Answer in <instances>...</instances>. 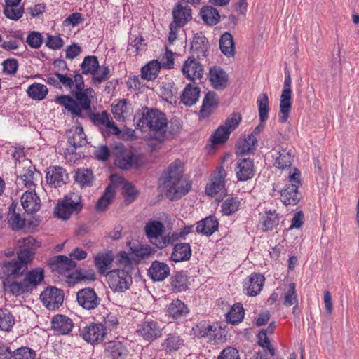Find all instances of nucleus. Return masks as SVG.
<instances>
[{"mask_svg":"<svg viewBox=\"0 0 359 359\" xmlns=\"http://www.w3.org/2000/svg\"><path fill=\"white\" fill-rule=\"evenodd\" d=\"M219 222L214 216H209L201 219L196 224L197 233L210 236L217 231Z\"/></svg>","mask_w":359,"mask_h":359,"instance_id":"28","label":"nucleus"},{"mask_svg":"<svg viewBox=\"0 0 359 359\" xmlns=\"http://www.w3.org/2000/svg\"><path fill=\"white\" fill-rule=\"evenodd\" d=\"M12 36L14 39L3 41V43L0 44V47L8 51L18 49L20 46V42L23 41L22 34L20 32H14Z\"/></svg>","mask_w":359,"mask_h":359,"instance_id":"62","label":"nucleus"},{"mask_svg":"<svg viewBox=\"0 0 359 359\" xmlns=\"http://www.w3.org/2000/svg\"><path fill=\"white\" fill-rule=\"evenodd\" d=\"M130 253L135 264L140 263L152 253V250L148 245H139L137 247H130Z\"/></svg>","mask_w":359,"mask_h":359,"instance_id":"44","label":"nucleus"},{"mask_svg":"<svg viewBox=\"0 0 359 359\" xmlns=\"http://www.w3.org/2000/svg\"><path fill=\"white\" fill-rule=\"evenodd\" d=\"M75 180L81 187L89 186L93 180V172L89 169H79L76 172Z\"/></svg>","mask_w":359,"mask_h":359,"instance_id":"57","label":"nucleus"},{"mask_svg":"<svg viewBox=\"0 0 359 359\" xmlns=\"http://www.w3.org/2000/svg\"><path fill=\"white\" fill-rule=\"evenodd\" d=\"M161 68V63L157 60H152L142 68V78L149 81L155 79Z\"/></svg>","mask_w":359,"mask_h":359,"instance_id":"48","label":"nucleus"},{"mask_svg":"<svg viewBox=\"0 0 359 359\" xmlns=\"http://www.w3.org/2000/svg\"><path fill=\"white\" fill-rule=\"evenodd\" d=\"M83 208L81 196L79 193H69L59 201L54 209L55 215L63 220H67L73 214H78Z\"/></svg>","mask_w":359,"mask_h":359,"instance_id":"6","label":"nucleus"},{"mask_svg":"<svg viewBox=\"0 0 359 359\" xmlns=\"http://www.w3.org/2000/svg\"><path fill=\"white\" fill-rule=\"evenodd\" d=\"M99 65L98 59L96 56L89 55L83 59L81 65L82 73L85 75L92 74Z\"/></svg>","mask_w":359,"mask_h":359,"instance_id":"59","label":"nucleus"},{"mask_svg":"<svg viewBox=\"0 0 359 359\" xmlns=\"http://www.w3.org/2000/svg\"><path fill=\"white\" fill-rule=\"evenodd\" d=\"M209 79L215 89L223 90L227 86L228 75L221 67H213L210 69Z\"/></svg>","mask_w":359,"mask_h":359,"instance_id":"26","label":"nucleus"},{"mask_svg":"<svg viewBox=\"0 0 359 359\" xmlns=\"http://www.w3.org/2000/svg\"><path fill=\"white\" fill-rule=\"evenodd\" d=\"M58 277L63 284L69 287L79 283L88 284L96 279L94 271H57Z\"/></svg>","mask_w":359,"mask_h":359,"instance_id":"7","label":"nucleus"},{"mask_svg":"<svg viewBox=\"0 0 359 359\" xmlns=\"http://www.w3.org/2000/svg\"><path fill=\"white\" fill-rule=\"evenodd\" d=\"M189 278L183 271H177L172 278V286L177 292L185 290L188 287Z\"/></svg>","mask_w":359,"mask_h":359,"instance_id":"55","label":"nucleus"},{"mask_svg":"<svg viewBox=\"0 0 359 359\" xmlns=\"http://www.w3.org/2000/svg\"><path fill=\"white\" fill-rule=\"evenodd\" d=\"M226 172L222 166L217 167L209 182L205 187V194L213 196L217 194L225 192V178Z\"/></svg>","mask_w":359,"mask_h":359,"instance_id":"13","label":"nucleus"},{"mask_svg":"<svg viewBox=\"0 0 359 359\" xmlns=\"http://www.w3.org/2000/svg\"><path fill=\"white\" fill-rule=\"evenodd\" d=\"M218 104V98L215 93L208 92L203 102L202 107L200 110L201 116L207 117L211 112V109Z\"/></svg>","mask_w":359,"mask_h":359,"instance_id":"47","label":"nucleus"},{"mask_svg":"<svg viewBox=\"0 0 359 359\" xmlns=\"http://www.w3.org/2000/svg\"><path fill=\"white\" fill-rule=\"evenodd\" d=\"M105 276L109 287L114 292H125L133 283L132 275L129 271H108Z\"/></svg>","mask_w":359,"mask_h":359,"instance_id":"8","label":"nucleus"},{"mask_svg":"<svg viewBox=\"0 0 359 359\" xmlns=\"http://www.w3.org/2000/svg\"><path fill=\"white\" fill-rule=\"evenodd\" d=\"M115 190L112 184H109L105 189L104 194L98 200L96 208L98 210H104L111 203L114 197Z\"/></svg>","mask_w":359,"mask_h":359,"instance_id":"52","label":"nucleus"},{"mask_svg":"<svg viewBox=\"0 0 359 359\" xmlns=\"http://www.w3.org/2000/svg\"><path fill=\"white\" fill-rule=\"evenodd\" d=\"M46 179L50 187H60L66 184L68 174L62 167L50 166L47 168Z\"/></svg>","mask_w":359,"mask_h":359,"instance_id":"18","label":"nucleus"},{"mask_svg":"<svg viewBox=\"0 0 359 359\" xmlns=\"http://www.w3.org/2000/svg\"><path fill=\"white\" fill-rule=\"evenodd\" d=\"M272 156L274 159L275 167L283 170L291 166L294 153L292 149L278 148L274 149Z\"/></svg>","mask_w":359,"mask_h":359,"instance_id":"19","label":"nucleus"},{"mask_svg":"<svg viewBox=\"0 0 359 359\" xmlns=\"http://www.w3.org/2000/svg\"><path fill=\"white\" fill-rule=\"evenodd\" d=\"M139 158L130 151H123L115 159V165L121 169L128 170L139 165Z\"/></svg>","mask_w":359,"mask_h":359,"instance_id":"27","label":"nucleus"},{"mask_svg":"<svg viewBox=\"0 0 359 359\" xmlns=\"http://www.w3.org/2000/svg\"><path fill=\"white\" fill-rule=\"evenodd\" d=\"M292 79L289 72H285L283 88L280 95L279 121L281 123L287 121L292 107Z\"/></svg>","mask_w":359,"mask_h":359,"instance_id":"11","label":"nucleus"},{"mask_svg":"<svg viewBox=\"0 0 359 359\" xmlns=\"http://www.w3.org/2000/svg\"><path fill=\"white\" fill-rule=\"evenodd\" d=\"M257 142L255 134H250L241 140L238 144V152L241 154H246L256 148Z\"/></svg>","mask_w":359,"mask_h":359,"instance_id":"50","label":"nucleus"},{"mask_svg":"<svg viewBox=\"0 0 359 359\" xmlns=\"http://www.w3.org/2000/svg\"><path fill=\"white\" fill-rule=\"evenodd\" d=\"M78 304L86 310H93L100 304L101 299L93 288L85 287L76 292Z\"/></svg>","mask_w":359,"mask_h":359,"instance_id":"14","label":"nucleus"},{"mask_svg":"<svg viewBox=\"0 0 359 359\" xmlns=\"http://www.w3.org/2000/svg\"><path fill=\"white\" fill-rule=\"evenodd\" d=\"M173 22L177 27L184 26L192 18L191 9L187 5L178 3L172 9Z\"/></svg>","mask_w":359,"mask_h":359,"instance_id":"25","label":"nucleus"},{"mask_svg":"<svg viewBox=\"0 0 359 359\" xmlns=\"http://www.w3.org/2000/svg\"><path fill=\"white\" fill-rule=\"evenodd\" d=\"M9 271L3 280V285L16 297L31 293L44 279V271Z\"/></svg>","mask_w":359,"mask_h":359,"instance_id":"2","label":"nucleus"},{"mask_svg":"<svg viewBox=\"0 0 359 359\" xmlns=\"http://www.w3.org/2000/svg\"><path fill=\"white\" fill-rule=\"evenodd\" d=\"M184 76L192 82L201 79L203 75V65L195 58L188 57L184 62L182 68Z\"/></svg>","mask_w":359,"mask_h":359,"instance_id":"16","label":"nucleus"},{"mask_svg":"<svg viewBox=\"0 0 359 359\" xmlns=\"http://www.w3.org/2000/svg\"><path fill=\"white\" fill-rule=\"evenodd\" d=\"M240 201L238 198H227L221 206V211L224 215L229 216L235 213L239 208Z\"/></svg>","mask_w":359,"mask_h":359,"instance_id":"56","label":"nucleus"},{"mask_svg":"<svg viewBox=\"0 0 359 359\" xmlns=\"http://www.w3.org/2000/svg\"><path fill=\"white\" fill-rule=\"evenodd\" d=\"M189 309L187 306L180 299H175L169 304L167 308L168 316L173 319H180L187 316Z\"/></svg>","mask_w":359,"mask_h":359,"instance_id":"30","label":"nucleus"},{"mask_svg":"<svg viewBox=\"0 0 359 359\" xmlns=\"http://www.w3.org/2000/svg\"><path fill=\"white\" fill-rule=\"evenodd\" d=\"M115 179L116 180L117 182L123 185V194L126 198V201L128 203L134 201L139 194L138 191L135 188V187L130 182L126 181L122 177H116L115 176L111 177V181L115 182Z\"/></svg>","mask_w":359,"mask_h":359,"instance_id":"35","label":"nucleus"},{"mask_svg":"<svg viewBox=\"0 0 359 359\" xmlns=\"http://www.w3.org/2000/svg\"><path fill=\"white\" fill-rule=\"evenodd\" d=\"M136 126L142 130L154 133V139L161 142L166 133L168 120L165 115L158 109L146 108L141 114L135 115Z\"/></svg>","mask_w":359,"mask_h":359,"instance_id":"4","label":"nucleus"},{"mask_svg":"<svg viewBox=\"0 0 359 359\" xmlns=\"http://www.w3.org/2000/svg\"><path fill=\"white\" fill-rule=\"evenodd\" d=\"M48 90L46 86L39 83H34L31 84L27 89V95L34 100H42L48 95Z\"/></svg>","mask_w":359,"mask_h":359,"instance_id":"41","label":"nucleus"},{"mask_svg":"<svg viewBox=\"0 0 359 359\" xmlns=\"http://www.w3.org/2000/svg\"><path fill=\"white\" fill-rule=\"evenodd\" d=\"M110 69L108 66L98 65L97 69L95 70L92 74V80L95 84H100L103 81H106L109 76Z\"/></svg>","mask_w":359,"mask_h":359,"instance_id":"61","label":"nucleus"},{"mask_svg":"<svg viewBox=\"0 0 359 359\" xmlns=\"http://www.w3.org/2000/svg\"><path fill=\"white\" fill-rule=\"evenodd\" d=\"M245 315L243 305L241 303H236L233 305L230 311L226 314L227 322L236 325L241 323Z\"/></svg>","mask_w":359,"mask_h":359,"instance_id":"49","label":"nucleus"},{"mask_svg":"<svg viewBox=\"0 0 359 359\" xmlns=\"http://www.w3.org/2000/svg\"><path fill=\"white\" fill-rule=\"evenodd\" d=\"M21 205L27 214H34L41 208V200L34 189L25 191L20 198Z\"/></svg>","mask_w":359,"mask_h":359,"instance_id":"22","label":"nucleus"},{"mask_svg":"<svg viewBox=\"0 0 359 359\" xmlns=\"http://www.w3.org/2000/svg\"><path fill=\"white\" fill-rule=\"evenodd\" d=\"M64 291L55 286H48L40 294L43 305L48 310L59 309L64 302Z\"/></svg>","mask_w":359,"mask_h":359,"instance_id":"12","label":"nucleus"},{"mask_svg":"<svg viewBox=\"0 0 359 359\" xmlns=\"http://www.w3.org/2000/svg\"><path fill=\"white\" fill-rule=\"evenodd\" d=\"M114 259V257L112 251L100 252L95 257V266L97 269H106L111 266Z\"/></svg>","mask_w":359,"mask_h":359,"instance_id":"45","label":"nucleus"},{"mask_svg":"<svg viewBox=\"0 0 359 359\" xmlns=\"http://www.w3.org/2000/svg\"><path fill=\"white\" fill-rule=\"evenodd\" d=\"M81 337L88 343L95 345L102 343L106 338V327L100 323H90L79 329Z\"/></svg>","mask_w":359,"mask_h":359,"instance_id":"9","label":"nucleus"},{"mask_svg":"<svg viewBox=\"0 0 359 359\" xmlns=\"http://www.w3.org/2000/svg\"><path fill=\"white\" fill-rule=\"evenodd\" d=\"M219 48L226 57H232L235 53V47L232 35L229 32L223 34L219 40Z\"/></svg>","mask_w":359,"mask_h":359,"instance_id":"39","label":"nucleus"},{"mask_svg":"<svg viewBox=\"0 0 359 359\" xmlns=\"http://www.w3.org/2000/svg\"><path fill=\"white\" fill-rule=\"evenodd\" d=\"M15 324V319L8 309H0V330L9 331Z\"/></svg>","mask_w":359,"mask_h":359,"instance_id":"54","label":"nucleus"},{"mask_svg":"<svg viewBox=\"0 0 359 359\" xmlns=\"http://www.w3.org/2000/svg\"><path fill=\"white\" fill-rule=\"evenodd\" d=\"M208 41L201 34H196L191 42V50L197 57H205L208 51Z\"/></svg>","mask_w":359,"mask_h":359,"instance_id":"34","label":"nucleus"},{"mask_svg":"<svg viewBox=\"0 0 359 359\" xmlns=\"http://www.w3.org/2000/svg\"><path fill=\"white\" fill-rule=\"evenodd\" d=\"M36 352L27 346H22L12 352L13 359H36Z\"/></svg>","mask_w":359,"mask_h":359,"instance_id":"63","label":"nucleus"},{"mask_svg":"<svg viewBox=\"0 0 359 359\" xmlns=\"http://www.w3.org/2000/svg\"><path fill=\"white\" fill-rule=\"evenodd\" d=\"M201 18L205 25L213 26L220 20V15L217 8L211 6H204L199 13Z\"/></svg>","mask_w":359,"mask_h":359,"instance_id":"33","label":"nucleus"},{"mask_svg":"<svg viewBox=\"0 0 359 359\" xmlns=\"http://www.w3.org/2000/svg\"><path fill=\"white\" fill-rule=\"evenodd\" d=\"M20 250L18 252V259L4 262L5 269H21L30 261L36 248L40 246V242L34 237L29 236L18 241Z\"/></svg>","mask_w":359,"mask_h":359,"instance_id":"5","label":"nucleus"},{"mask_svg":"<svg viewBox=\"0 0 359 359\" xmlns=\"http://www.w3.org/2000/svg\"><path fill=\"white\" fill-rule=\"evenodd\" d=\"M184 170L180 161L172 163L161 179V187L171 201H177L186 195L191 184L183 177Z\"/></svg>","mask_w":359,"mask_h":359,"instance_id":"3","label":"nucleus"},{"mask_svg":"<svg viewBox=\"0 0 359 359\" xmlns=\"http://www.w3.org/2000/svg\"><path fill=\"white\" fill-rule=\"evenodd\" d=\"M163 228V224L159 221L152 220L146 224V235L153 244L155 245V243H158L161 238H163L162 236Z\"/></svg>","mask_w":359,"mask_h":359,"instance_id":"31","label":"nucleus"},{"mask_svg":"<svg viewBox=\"0 0 359 359\" xmlns=\"http://www.w3.org/2000/svg\"><path fill=\"white\" fill-rule=\"evenodd\" d=\"M191 255V249L189 243H180L175 244L171 259L175 262L187 261Z\"/></svg>","mask_w":359,"mask_h":359,"instance_id":"32","label":"nucleus"},{"mask_svg":"<svg viewBox=\"0 0 359 359\" xmlns=\"http://www.w3.org/2000/svg\"><path fill=\"white\" fill-rule=\"evenodd\" d=\"M238 180L247 181L255 175L254 162L250 158H245L237 161L235 168Z\"/></svg>","mask_w":359,"mask_h":359,"instance_id":"21","label":"nucleus"},{"mask_svg":"<svg viewBox=\"0 0 359 359\" xmlns=\"http://www.w3.org/2000/svg\"><path fill=\"white\" fill-rule=\"evenodd\" d=\"M241 121L239 114L233 113L229 116L224 123L220 126L212 135V142L214 144L225 142L229 135L233 131Z\"/></svg>","mask_w":359,"mask_h":359,"instance_id":"10","label":"nucleus"},{"mask_svg":"<svg viewBox=\"0 0 359 359\" xmlns=\"http://www.w3.org/2000/svg\"><path fill=\"white\" fill-rule=\"evenodd\" d=\"M194 334L200 338H205L208 341L217 343L220 339L222 335L219 330L213 325L207 324L201 321L193 328Z\"/></svg>","mask_w":359,"mask_h":359,"instance_id":"17","label":"nucleus"},{"mask_svg":"<svg viewBox=\"0 0 359 359\" xmlns=\"http://www.w3.org/2000/svg\"><path fill=\"white\" fill-rule=\"evenodd\" d=\"M62 85L69 90L73 97L69 95H58L55 102L63 107L64 114L69 115L72 118H86L89 116L96 126L105 127L114 135H119L120 129L115 125L107 111L94 113L91 104L95 99L96 94L92 88H84V80L81 74H75L74 79L67 75L58 74Z\"/></svg>","mask_w":359,"mask_h":359,"instance_id":"1","label":"nucleus"},{"mask_svg":"<svg viewBox=\"0 0 359 359\" xmlns=\"http://www.w3.org/2000/svg\"><path fill=\"white\" fill-rule=\"evenodd\" d=\"M107 352L112 359H123L128 351L121 342L113 341L109 343Z\"/></svg>","mask_w":359,"mask_h":359,"instance_id":"51","label":"nucleus"},{"mask_svg":"<svg viewBox=\"0 0 359 359\" xmlns=\"http://www.w3.org/2000/svg\"><path fill=\"white\" fill-rule=\"evenodd\" d=\"M4 13L6 17L12 20H19L24 13V8L20 5H5Z\"/></svg>","mask_w":359,"mask_h":359,"instance_id":"58","label":"nucleus"},{"mask_svg":"<svg viewBox=\"0 0 359 359\" xmlns=\"http://www.w3.org/2000/svg\"><path fill=\"white\" fill-rule=\"evenodd\" d=\"M297 185L287 184L280 193V200L285 205H294L299 201Z\"/></svg>","mask_w":359,"mask_h":359,"instance_id":"29","label":"nucleus"},{"mask_svg":"<svg viewBox=\"0 0 359 359\" xmlns=\"http://www.w3.org/2000/svg\"><path fill=\"white\" fill-rule=\"evenodd\" d=\"M264 280V276L261 273H252L243 285L246 294L250 297L257 296L261 292Z\"/></svg>","mask_w":359,"mask_h":359,"instance_id":"23","label":"nucleus"},{"mask_svg":"<svg viewBox=\"0 0 359 359\" xmlns=\"http://www.w3.org/2000/svg\"><path fill=\"white\" fill-rule=\"evenodd\" d=\"M111 111L114 117L118 121H124L128 113L126 100H116L111 105Z\"/></svg>","mask_w":359,"mask_h":359,"instance_id":"42","label":"nucleus"},{"mask_svg":"<svg viewBox=\"0 0 359 359\" xmlns=\"http://www.w3.org/2000/svg\"><path fill=\"white\" fill-rule=\"evenodd\" d=\"M50 264L55 266L56 269H73L76 266V263L72 258L65 255H57L52 257Z\"/></svg>","mask_w":359,"mask_h":359,"instance_id":"40","label":"nucleus"},{"mask_svg":"<svg viewBox=\"0 0 359 359\" xmlns=\"http://www.w3.org/2000/svg\"><path fill=\"white\" fill-rule=\"evenodd\" d=\"M259 116L261 122H265L269 118V98L266 93L262 94L257 100Z\"/></svg>","mask_w":359,"mask_h":359,"instance_id":"53","label":"nucleus"},{"mask_svg":"<svg viewBox=\"0 0 359 359\" xmlns=\"http://www.w3.org/2000/svg\"><path fill=\"white\" fill-rule=\"evenodd\" d=\"M298 304L296 285L294 283H290L287 290L285 292L283 304L285 306H291Z\"/></svg>","mask_w":359,"mask_h":359,"instance_id":"60","label":"nucleus"},{"mask_svg":"<svg viewBox=\"0 0 359 359\" xmlns=\"http://www.w3.org/2000/svg\"><path fill=\"white\" fill-rule=\"evenodd\" d=\"M73 327L72 320L65 315L57 314L51 319V327L56 334H68Z\"/></svg>","mask_w":359,"mask_h":359,"instance_id":"20","label":"nucleus"},{"mask_svg":"<svg viewBox=\"0 0 359 359\" xmlns=\"http://www.w3.org/2000/svg\"><path fill=\"white\" fill-rule=\"evenodd\" d=\"M137 334L147 341H153L162 335V328L155 320L142 322L137 330Z\"/></svg>","mask_w":359,"mask_h":359,"instance_id":"15","label":"nucleus"},{"mask_svg":"<svg viewBox=\"0 0 359 359\" xmlns=\"http://www.w3.org/2000/svg\"><path fill=\"white\" fill-rule=\"evenodd\" d=\"M68 143L72 147V151L76 150L78 147L86 145L87 143L86 136L83 132V127L81 125L75 128L72 137H69Z\"/></svg>","mask_w":359,"mask_h":359,"instance_id":"43","label":"nucleus"},{"mask_svg":"<svg viewBox=\"0 0 359 359\" xmlns=\"http://www.w3.org/2000/svg\"><path fill=\"white\" fill-rule=\"evenodd\" d=\"M280 217L276 210H269L262 217L260 222L264 231H271L279 224Z\"/></svg>","mask_w":359,"mask_h":359,"instance_id":"37","label":"nucleus"},{"mask_svg":"<svg viewBox=\"0 0 359 359\" xmlns=\"http://www.w3.org/2000/svg\"><path fill=\"white\" fill-rule=\"evenodd\" d=\"M183 343L184 340L178 334L172 333L167 336L162 344V346L166 352H172L178 350L183 345Z\"/></svg>","mask_w":359,"mask_h":359,"instance_id":"46","label":"nucleus"},{"mask_svg":"<svg viewBox=\"0 0 359 359\" xmlns=\"http://www.w3.org/2000/svg\"><path fill=\"white\" fill-rule=\"evenodd\" d=\"M200 89L197 86H192L191 83L187 84L183 90L181 96L182 102L187 106H192L198 100Z\"/></svg>","mask_w":359,"mask_h":359,"instance_id":"36","label":"nucleus"},{"mask_svg":"<svg viewBox=\"0 0 359 359\" xmlns=\"http://www.w3.org/2000/svg\"><path fill=\"white\" fill-rule=\"evenodd\" d=\"M26 163L29 165L23 168L22 172L18 177L17 183L32 189L36 186V176L40 173L36 172L35 168L31 165L30 162L26 161Z\"/></svg>","mask_w":359,"mask_h":359,"instance_id":"24","label":"nucleus"},{"mask_svg":"<svg viewBox=\"0 0 359 359\" xmlns=\"http://www.w3.org/2000/svg\"><path fill=\"white\" fill-rule=\"evenodd\" d=\"M116 264L118 267L133 268L135 263L130 252L127 253L125 251H121L116 257Z\"/></svg>","mask_w":359,"mask_h":359,"instance_id":"64","label":"nucleus"},{"mask_svg":"<svg viewBox=\"0 0 359 359\" xmlns=\"http://www.w3.org/2000/svg\"><path fill=\"white\" fill-rule=\"evenodd\" d=\"M17 205L12 203L8 211V225L13 230H19L25 225V219L22 218L19 213L15 212Z\"/></svg>","mask_w":359,"mask_h":359,"instance_id":"38","label":"nucleus"}]
</instances>
